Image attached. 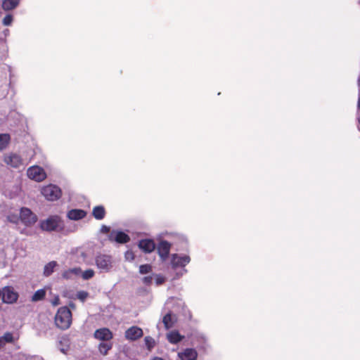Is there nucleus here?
I'll return each mask as SVG.
<instances>
[{"mask_svg": "<svg viewBox=\"0 0 360 360\" xmlns=\"http://www.w3.org/2000/svg\"><path fill=\"white\" fill-rule=\"evenodd\" d=\"M39 227L44 231H55L63 235H67L76 230L75 226L67 227L63 219L57 214L50 215L46 219L41 220L39 222Z\"/></svg>", "mask_w": 360, "mask_h": 360, "instance_id": "1", "label": "nucleus"}, {"mask_svg": "<svg viewBox=\"0 0 360 360\" xmlns=\"http://www.w3.org/2000/svg\"><path fill=\"white\" fill-rule=\"evenodd\" d=\"M190 262L191 257L189 255L177 253L171 255L170 265L172 269L176 270L178 268H181L179 271L176 272L174 279H178L187 273V269L185 267Z\"/></svg>", "mask_w": 360, "mask_h": 360, "instance_id": "2", "label": "nucleus"}, {"mask_svg": "<svg viewBox=\"0 0 360 360\" xmlns=\"http://www.w3.org/2000/svg\"><path fill=\"white\" fill-rule=\"evenodd\" d=\"M72 323V313L68 307H62L58 309L55 316L56 326L62 330L70 328Z\"/></svg>", "mask_w": 360, "mask_h": 360, "instance_id": "3", "label": "nucleus"}, {"mask_svg": "<svg viewBox=\"0 0 360 360\" xmlns=\"http://www.w3.org/2000/svg\"><path fill=\"white\" fill-rule=\"evenodd\" d=\"M60 188L53 184L44 186L41 189V194L44 198L50 201H54L59 199L61 196Z\"/></svg>", "mask_w": 360, "mask_h": 360, "instance_id": "4", "label": "nucleus"}, {"mask_svg": "<svg viewBox=\"0 0 360 360\" xmlns=\"http://www.w3.org/2000/svg\"><path fill=\"white\" fill-rule=\"evenodd\" d=\"M2 302L6 304H14L17 302L19 295L12 286H5L1 290Z\"/></svg>", "mask_w": 360, "mask_h": 360, "instance_id": "5", "label": "nucleus"}, {"mask_svg": "<svg viewBox=\"0 0 360 360\" xmlns=\"http://www.w3.org/2000/svg\"><path fill=\"white\" fill-rule=\"evenodd\" d=\"M96 265L101 272H108L112 267V257L107 255H98L95 258Z\"/></svg>", "mask_w": 360, "mask_h": 360, "instance_id": "6", "label": "nucleus"}, {"mask_svg": "<svg viewBox=\"0 0 360 360\" xmlns=\"http://www.w3.org/2000/svg\"><path fill=\"white\" fill-rule=\"evenodd\" d=\"M20 218L22 224L29 226L37 221V216L27 207H22L20 210Z\"/></svg>", "mask_w": 360, "mask_h": 360, "instance_id": "7", "label": "nucleus"}, {"mask_svg": "<svg viewBox=\"0 0 360 360\" xmlns=\"http://www.w3.org/2000/svg\"><path fill=\"white\" fill-rule=\"evenodd\" d=\"M27 176L30 179L36 181H41L46 178L44 169L38 166L30 167L27 169Z\"/></svg>", "mask_w": 360, "mask_h": 360, "instance_id": "8", "label": "nucleus"}, {"mask_svg": "<svg viewBox=\"0 0 360 360\" xmlns=\"http://www.w3.org/2000/svg\"><path fill=\"white\" fill-rule=\"evenodd\" d=\"M4 162L8 166L13 168H19L23 165L21 157L15 153H10L4 156Z\"/></svg>", "mask_w": 360, "mask_h": 360, "instance_id": "9", "label": "nucleus"}, {"mask_svg": "<svg viewBox=\"0 0 360 360\" xmlns=\"http://www.w3.org/2000/svg\"><path fill=\"white\" fill-rule=\"evenodd\" d=\"M171 245L170 243L164 240H161L157 245V251L162 261L164 262L168 258Z\"/></svg>", "mask_w": 360, "mask_h": 360, "instance_id": "10", "label": "nucleus"}, {"mask_svg": "<svg viewBox=\"0 0 360 360\" xmlns=\"http://www.w3.org/2000/svg\"><path fill=\"white\" fill-rule=\"evenodd\" d=\"M143 333L142 329L135 326L129 328L124 333L125 338L131 341L139 339L143 336Z\"/></svg>", "mask_w": 360, "mask_h": 360, "instance_id": "11", "label": "nucleus"}, {"mask_svg": "<svg viewBox=\"0 0 360 360\" xmlns=\"http://www.w3.org/2000/svg\"><path fill=\"white\" fill-rule=\"evenodd\" d=\"M94 337L97 340L108 342L112 339L113 334L110 329L107 328H102L96 330L94 333Z\"/></svg>", "mask_w": 360, "mask_h": 360, "instance_id": "12", "label": "nucleus"}, {"mask_svg": "<svg viewBox=\"0 0 360 360\" xmlns=\"http://www.w3.org/2000/svg\"><path fill=\"white\" fill-rule=\"evenodd\" d=\"M138 246L145 253H150L156 248L154 240L149 238L140 240Z\"/></svg>", "mask_w": 360, "mask_h": 360, "instance_id": "13", "label": "nucleus"}, {"mask_svg": "<svg viewBox=\"0 0 360 360\" xmlns=\"http://www.w3.org/2000/svg\"><path fill=\"white\" fill-rule=\"evenodd\" d=\"M112 237L115 241L121 244L127 243L130 240L129 235L122 231H112L110 236V240H112Z\"/></svg>", "mask_w": 360, "mask_h": 360, "instance_id": "14", "label": "nucleus"}, {"mask_svg": "<svg viewBox=\"0 0 360 360\" xmlns=\"http://www.w3.org/2000/svg\"><path fill=\"white\" fill-rule=\"evenodd\" d=\"M178 357L180 360H196L198 352L193 348H186L178 353Z\"/></svg>", "mask_w": 360, "mask_h": 360, "instance_id": "15", "label": "nucleus"}, {"mask_svg": "<svg viewBox=\"0 0 360 360\" xmlns=\"http://www.w3.org/2000/svg\"><path fill=\"white\" fill-rule=\"evenodd\" d=\"M86 212L81 209H72L68 212L67 217L70 220H79L84 218Z\"/></svg>", "mask_w": 360, "mask_h": 360, "instance_id": "16", "label": "nucleus"}, {"mask_svg": "<svg viewBox=\"0 0 360 360\" xmlns=\"http://www.w3.org/2000/svg\"><path fill=\"white\" fill-rule=\"evenodd\" d=\"M81 273L82 269L79 267L69 269L62 273V278L65 280H71L76 276H80Z\"/></svg>", "mask_w": 360, "mask_h": 360, "instance_id": "17", "label": "nucleus"}, {"mask_svg": "<svg viewBox=\"0 0 360 360\" xmlns=\"http://www.w3.org/2000/svg\"><path fill=\"white\" fill-rule=\"evenodd\" d=\"M184 338V337L177 330H172L167 335V339L171 344H177L181 342Z\"/></svg>", "mask_w": 360, "mask_h": 360, "instance_id": "18", "label": "nucleus"}, {"mask_svg": "<svg viewBox=\"0 0 360 360\" xmlns=\"http://www.w3.org/2000/svg\"><path fill=\"white\" fill-rule=\"evenodd\" d=\"M92 215L97 220L103 219L105 216V210L103 206L98 205L94 207Z\"/></svg>", "mask_w": 360, "mask_h": 360, "instance_id": "19", "label": "nucleus"}, {"mask_svg": "<svg viewBox=\"0 0 360 360\" xmlns=\"http://www.w3.org/2000/svg\"><path fill=\"white\" fill-rule=\"evenodd\" d=\"M20 3V0H3L2 8L4 11H11L16 8Z\"/></svg>", "mask_w": 360, "mask_h": 360, "instance_id": "20", "label": "nucleus"}, {"mask_svg": "<svg viewBox=\"0 0 360 360\" xmlns=\"http://www.w3.org/2000/svg\"><path fill=\"white\" fill-rule=\"evenodd\" d=\"M58 266V263L56 261H51L47 263L44 267L43 274L44 276L48 277L51 276L53 271L54 269Z\"/></svg>", "mask_w": 360, "mask_h": 360, "instance_id": "21", "label": "nucleus"}, {"mask_svg": "<svg viewBox=\"0 0 360 360\" xmlns=\"http://www.w3.org/2000/svg\"><path fill=\"white\" fill-rule=\"evenodd\" d=\"M162 322L165 328L167 329H169L170 328L173 327L174 321L172 319V313L170 311L164 316Z\"/></svg>", "mask_w": 360, "mask_h": 360, "instance_id": "22", "label": "nucleus"}, {"mask_svg": "<svg viewBox=\"0 0 360 360\" xmlns=\"http://www.w3.org/2000/svg\"><path fill=\"white\" fill-rule=\"evenodd\" d=\"M112 347V344L111 342H101L98 345V351L103 355H106L109 350H110Z\"/></svg>", "mask_w": 360, "mask_h": 360, "instance_id": "23", "label": "nucleus"}, {"mask_svg": "<svg viewBox=\"0 0 360 360\" xmlns=\"http://www.w3.org/2000/svg\"><path fill=\"white\" fill-rule=\"evenodd\" d=\"M10 141V136L8 134H0V151L6 148Z\"/></svg>", "mask_w": 360, "mask_h": 360, "instance_id": "24", "label": "nucleus"}, {"mask_svg": "<svg viewBox=\"0 0 360 360\" xmlns=\"http://www.w3.org/2000/svg\"><path fill=\"white\" fill-rule=\"evenodd\" d=\"M46 296V291L44 289L37 290L32 297V300L37 302L42 300Z\"/></svg>", "mask_w": 360, "mask_h": 360, "instance_id": "25", "label": "nucleus"}, {"mask_svg": "<svg viewBox=\"0 0 360 360\" xmlns=\"http://www.w3.org/2000/svg\"><path fill=\"white\" fill-rule=\"evenodd\" d=\"M144 342H145L146 346L148 350L152 349L155 347V340L150 336L145 337Z\"/></svg>", "mask_w": 360, "mask_h": 360, "instance_id": "26", "label": "nucleus"}, {"mask_svg": "<svg viewBox=\"0 0 360 360\" xmlns=\"http://www.w3.org/2000/svg\"><path fill=\"white\" fill-rule=\"evenodd\" d=\"M82 278L84 280H89L94 277V271L93 269H89L84 272L82 271L81 274Z\"/></svg>", "mask_w": 360, "mask_h": 360, "instance_id": "27", "label": "nucleus"}, {"mask_svg": "<svg viewBox=\"0 0 360 360\" xmlns=\"http://www.w3.org/2000/svg\"><path fill=\"white\" fill-rule=\"evenodd\" d=\"M152 271V266L150 264H141L139 266V273L141 274H148Z\"/></svg>", "mask_w": 360, "mask_h": 360, "instance_id": "28", "label": "nucleus"}, {"mask_svg": "<svg viewBox=\"0 0 360 360\" xmlns=\"http://www.w3.org/2000/svg\"><path fill=\"white\" fill-rule=\"evenodd\" d=\"M13 22V15L11 14H7L3 19L2 23L5 26H9L11 25Z\"/></svg>", "mask_w": 360, "mask_h": 360, "instance_id": "29", "label": "nucleus"}, {"mask_svg": "<svg viewBox=\"0 0 360 360\" xmlns=\"http://www.w3.org/2000/svg\"><path fill=\"white\" fill-rule=\"evenodd\" d=\"M88 295H89V293L84 290L79 291L77 293V297L82 302L85 301V300L87 298Z\"/></svg>", "mask_w": 360, "mask_h": 360, "instance_id": "30", "label": "nucleus"}, {"mask_svg": "<svg viewBox=\"0 0 360 360\" xmlns=\"http://www.w3.org/2000/svg\"><path fill=\"white\" fill-rule=\"evenodd\" d=\"M134 254L132 250H127L124 253V258L127 261L132 262L134 259Z\"/></svg>", "mask_w": 360, "mask_h": 360, "instance_id": "31", "label": "nucleus"}, {"mask_svg": "<svg viewBox=\"0 0 360 360\" xmlns=\"http://www.w3.org/2000/svg\"><path fill=\"white\" fill-rule=\"evenodd\" d=\"M155 280L156 285H159L162 284L165 282V278L162 275L158 274V275H155Z\"/></svg>", "mask_w": 360, "mask_h": 360, "instance_id": "32", "label": "nucleus"}, {"mask_svg": "<svg viewBox=\"0 0 360 360\" xmlns=\"http://www.w3.org/2000/svg\"><path fill=\"white\" fill-rule=\"evenodd\" d=\"M152 281H153V277L150 276H145L143 278V283L145 285H149L152 283Z\"/></svg>", "mask_w": 360, "mask_h": 360, "instance_id": "33", "label": "nucleus"}, {"mask_svg": "<svg viewBox=\"0 0 360 360\" xmlns=\"http://www.w3.org/2000/svg\"><path fill=\"white\" fill-rule=\"evenodd\" d=\"M7 219L8 221H9L10 222H12V223H14V224H16L18 221V217L16 216V215H8L7 217Z\"/></svg>", "mask_w": 360, "mask_h": 360, "instance_id": "34", "label": "nucleus"}, {"mask_svg": "<svg viewBox=\"0 0 360 360\" xmlns=\"http://www.w3.org/2000/svg\"><path fill=\"white\" fill-rule=\"evenodd\" d=\"M4 339L7 342H11L13 341V335L11 333H6L4 336Z\"/></svg>", "mask_w": 360, "mask_h": 360, "instance_id": "35", "label": "nucleus"}, {"mask_svg": "<svg viewBox=\"0 0 360 360\" xmlns=\"http://www.w3.org/2000/svg\"><path fill=\"white\" fill-rule=\"evenodd\" d=\"M110 229L109 226L105 225H102L101 227V232L103 233H107L110 231Z\"/></svg>", "mask_w": 360, "mask_h": 360, "instance_id": "36", "label": "nucleus"}, {"mask_svg": "<svg viewBox=\"0 0 360 360\" xmlns=\"http://www.w3.org/2000/svg\"><path fill=\"white\" fill-rule=\"evenodd\" d=\"M52 304L54 305V306H56V305H58L59 304V298L57 297H56L53 302H52Z\"/></svg>", "mask_w": 360, "mask_h": 360, "instance_id": "37", "label": "nucleus"}, {"mask_svg": "<svg viewBox=\"0 0 360 360\" xmlns=\"http://www.w3.org/2000/svg\"><path fill=\"white\" fill-rule=\"evenodd\" d=\"M201 340H202V342L203 345H201V346H200L199 347H200V349H205V345H204L206 343L205 339L204 338H202H202H201Z\"/></svg>", "mask_w": 360, "mask_h": 360, "instance_id": "38", "label": "nucleus"}, {"mask_svg": "<svg viewBox=\"0 0 360 360\" xmlns=\"http://www.w3.org/2000/svg\"><path fill=\"white\" fill-rule=\"evenodd\" d=\"M357 108H358V110H360V89H359V98H358V102H357Z\"/></svg>", "mask_w": 360, "mask_h": 360, "instance_id": "39", "label": "nucleus"}, {"mask_svg": "<svg viewBox=\"0 0 360 360\" xmlns=\"http://www.w3.org/2000/svg\"><path fill=\"white\" fill-rule=\"evenodd\" d=\"M4 34L5 37L8 36L9 34V30L8 29H6L4 30Z\"/></svg>", "mask_w": 360, "mask_h": 360, "instance_id": "40", "label": "nucleus"}, {"mask_svg": "<svg viewBox=\"0 0 360 360\" xmlns=\"http://www.w3.org/2000/svg\"><path fill=\"white\" fill-rule=\"evenodd\" d=\"M152 360H164V359L160 357L156 356V357L153 358Z\"/></svg>", "mask_w": 360, "mask_h": 360, "instance_id": "41", "label": "nucleus"}, {"mask_svg": "<svg viewBox=\"0 0 360 360\" xmlns=\"http://www.w3.org/2000/svg\"><path fill=\"white\" fill-rule=\"evenodd\" d=\"M34 359H35L36 360H43V359H42L41 357L38 356H34Z\"/></svg>", "mask_w": 360, "mask_h": 360, "instance_id": "42", "label": "nucleus"}, {"mask_svg": "<svg viewBox=\"0 0 360 360\" xmlns=\"http://www.w3.org/2000/svg\"><path fill=\"white\" fill-rule=\"evenodd\" d=\"M3 340L0 338V347L2 346Z\"/></svg>", "mask_w": 360, "mask_h": 360, "instance_id": "43", "label": "nucleus"}, {"mask_svg": "<svg viewBox=\"0 0 360 360\" xmlns=\"http://www.w3.org/2000/svg\"><path fill=\"white\" fill-rule=\"evenodd\" d=\"M70 306L71 307H72V308H73V307H75V304H73V303H70Z\"/></svg>", "mask_w": 360, "mask_h": 360, "instance_id": "44", "label": "nucleus"}, {"mask_svg": "<svg viewBox=\"0 0 360 360\" xmlns=\"http://www.w3.org/2000/svg\"><path fill=\"white\" fill-rule=\"evenodd\" d=\"M60 351H61L63 353H65V349H63V348L60 349Z\"/></svg>", "mask_w": 360, "mask_h": 360, "instance_id": "45", "label": "nucleus"}, {"mask_svg": "<svg viewBox=\"0 0 360 360\" xmlns=\"http://www.w3.org/2000/svg\"><path fill=\"white\" fill-rule=\"evenodd\" d=\"M8 71L11 72V66H8Z\"/></svg>", "mask_w": 360, "mask_h": 360, "instance_id": "46", "label": "nucleus"}, {"mask_svg": "<svg viewBox=\"0 0 360 360\" xmlns=\"http://www.w3.org/2000/svg\"><path fill=\"white\" fill-rule=\"evenodd\" d=\"M358 122H359V124H360V116L358 117Z\"/></svg>", "mask_w": 360, "mask_h": 360, "instance_id": "47", "label": "nucleus"}]
</instances>
